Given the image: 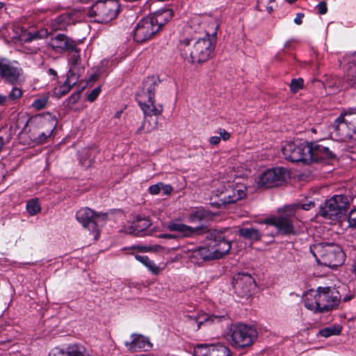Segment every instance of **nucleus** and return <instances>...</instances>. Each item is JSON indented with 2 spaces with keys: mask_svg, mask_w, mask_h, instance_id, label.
I'll list each match as a JSON object with an SVG mask.
<instances>
[{
  "mask_svg": "<svg viewBox=\"0 0 356 356\" xmlns=\"http://www.w3.org/2000/svg\"><path fill=\"white\" fill-rule=\"evenodd\" d=\"M216 37V35L209 34L202 38L192 36L181 40L179 44L181 56L193 64L208 60L215 49Z\"/></svg>",
  "mask_w": 356,
  "mask_h": 356,
  "instance_id": "1",
  "label": "nucleus"
},
{
  "mask_svg": "<svg viewBox=\"0 0 356 356\" xmlns=\"http://www.w3.org/2000/svg\"><path fill=\"white\" fill-rule=\"evenodd\" d=\"M340 301L339 291L331 287H318L305 295V306L314 312H322L334 309Z\"/></svg>",
  "mask_w": 356,
  "mask_h": 356,
  "instance_id": "2",
  "label": "nucleus"
},
{
  "mask_svg": "<svg viewBox=\"0 0 356 356\" xmlns=\"http://www.w3.org/2000/svg\"><path fill=\"white\" fill-rule=\"evenodd\" d=\"M160 83L157 76H148L143 81L142 89L136 96V101L145 115L158 116L163 112V106L154 104V91Z\"/></svg>",
  "mask_w": 356,
  "mask_h": 356,
  "instance_id": "3",
  "label": "nucleus"
},
{
  "mask_svg": "<svg viewBox=\"0 0 356 356\" xmlns=\"http://www.w3.org/2000/svg\"><path fill=\"white\" fill-rule=\"evenodd\" d=\"M309 250L316 261L325 266L334 268L343 263L345 254L342 248L335 243H316L311 245Z\"/></svg>",
  "mask_w": 356,
  "mask_h": 356,
  "instance_id": "4",
  "label": "nucleus"
},
{
  "mask_svg": "<svg viewBox=\"0 0 356 356\" xmlns=\"http://www.w3.org/2000/svg\"><path fill=\"white\" fill-rule=\"evenodd\" d=\"M257 337V332L254 327L242 324L232 325L226 334L232 346L239 347L251 345Z\"/></svg>",
  "mask_w": 356,
  "mask_h": 356,
  "instance_id": "5",
  "label": "nucleus"
},
{
  "mask_svg": "<svg viewBox=\"0 0 356 356\" xmlns=\"http://www.w3.org/2000/svg\"><path fill=\"white\" fill-rule=\"evenodd\" d=\"M349 205V197L336 195L325 202V206L320 211V215L325 219L334 220L346 211Z\"/></svg>",
  "mask_w": 356,
  "mask_h": 356,
  "instance_id": "6",
  "label": "nucleus"
},
{
  "mask_svg": "<svg viewBox=\"0 0 356 356\" xmlns=\"http://www.w3.org/2000/svg\"><path fill=\"white\" fill-rule=\"evenodd\" d=\"M214 193L221 204H232L246 196V188L242 184L229 181L220 185Z\"/></svg>",
  "mask_w": 356,
  "mask_h": 356,
  "instance_id": "7",
  "label": "nucleus"
},
{
  "mask_svg": "<svg viewBox=\"0 0 356 356\" xmlns=\"http://www.w3.org/2000/svg\"><path fill=\"white\" fill-rule=\"evenodd\" d=\"M118 6L113 1H98L90 8L88 15L99 23H107L118 15Z\"/></svg>",
  "mask_w": 356,
  "mask_h": 356,
  "instance_id": "8",
  "label": "nucleus"
},
{
  "mask_svg": "<svg viewBox=\"0 0 356 356\" xmlns=\"http://www.w3.org/2000/svg\"><path fill=\"white\" fill-rule=\"evenodd\" d=\"M309 143H286L282 146V151L284 158L293 163H310L311 156L309 154Z\"/></svg>",
  "mask_w": 356,
  "mask_h": 356,
  "instance_id": "9",
  "label": "nucleus"
},
{
  "mask_svg": "<svg viewBox=\"0 0 356 356\" xmlns=\"http://www.w3.org/2000/svg\"><path fill=\"white\" fill-rule=\"evenodd\" d=\"M220 26L219 20L210 15H194L189 22V27L195 32L204 31L205 35H216Z\"/></svg>",
  "mask_w": 356,
  "mask_h": 356,
  "instance_id": "10",
  "label": "nucleus"
},
{
  "mask_svg": "<svg viewBox=\"0 0 356 356\" xmlns=\"http://www.w3.org/2000/svg\"><path fill=\"white\" fill-rule=\"evenodd\" d=\"M106 214L97 213L92 209L84 207L77 211L76 219L82 226L95 234V238L97 239L99 235L97 225L101 219L104 220Z\"/></svg>",
  "mask_w": 356,
  "mask_h": 356,
  "instance_id": "11",
  "label": "nucleus"
},
{
  "mask_svg": "<svg viewBox=\"0 0 356 356\" xmlns=\"http://www.w3.org/2000/svg\"><path fill=\"white\" fill-rule=\"evenodd\" d=\"M31 123L40 131L38 140L40 143L45 141L49 137L57 126L56 118L49 113L35 116Z\"/></svg>",
  "mask_w": 356,
  "mask_h": 356,
  "instance_id": "12",
  "label": "nucleus"
},
{
  "mask_svg": "<svg viewBox=\"0 0 356 356\" xmlns=\"http://www.w3.org/2000/svg\"><path fill=\"white\" fill-rule=\"evenodd\" d=\"M22 69L15 60L0 59V77L6 81L15 84L19 82L22 76Z\"/></svg>",
  "mask_w": 356,
  "mask_h": 356,
  "instance_id": "13",
  "label": "nucleus"
},
{
  "mask_svg": "<svg viewBox=\"0 0 356 356\" xmlns=\"http://www.w3.org/2000/svg\"><path fill=\"white\" fill-rule=\"evenodd\" d=\"M288 172L282 168H274L264 172L259 177L258 184L266 188L275 187L285 181Z\"/></svg>",
  "mask_w": 356,
  "mask_h": 356,
  "instance_id": "14",
  "label": "nucleus"
},
{
  "mask_svg": "<svg viewBox=\"0 0 356 356\" xmlns=\"http://www.w3.org/2000/svg\"><path fill=\"white\" fill-rule=\"evenodd\" d=\"M159 31L149 17L140 19L134 30V39L137 42H143L152 38Z\"/></svg>",
  "mask_w": 356,
  "mask_h": 356,
  "instance_id": "15",
  "label": "nucleus"
},
{
  "mask_svg": "<svg viewBox=\"0 0 356 356\" xmlns=\"http://www.w3.org/2000/svg\"><path fill=\"white\" fill-rule=\"evenodd\" d=\"M293 213L287 216H273L266 218L264 222L267 226H273L276 228V234L281 235H290L295 233L291 216Z\"/></svg>",
  "mask_w": 356,
  "mask_h": 356,
  "instance_id": "16",
  "label": "nucleus"
},
{
  "mask_svg": "<svg viewBox=\"0 0 356 356\" xmlns=\"http://www.w3.org/2000/svg\"><path fill=\"white\" fill-rule=\"evenodd\" d=\"M232 285L238 296H250L255 287V282L250 275L238 273L233 277Z\"/></svg>",
  "mask_w": 356,
  "mask_h": 356,
  "instance_id": "17",
  "label": "nucleus"
},
{
  "mask_svg": "<svg viewBox=\"0 0 356 356\" xmlns=\"http://www.w3.org/2000/svg\"><path fill=\"white\" fill-rule=\"evenodd\" d=\"M334 131L342 141L356 140V128L348 124L342 117H339L334 124Z\"/></svg>",
  "mask_w": 356,
  "mask_h": 356,
  "instance_id": "18",
  "label": "nucleus"
},
{
  "mask_svg": "<svg viewBox=\"0 0 356 356\" xmlns=\"http://www.w3.org/2000/svg\"><path fill=\"white\" fill-rule=\"evenodd\" d=\"M309 149L311 162L325 161L335 157L334 153L329 147L317 142L309 143Z\"/></svg>",
  "mask_w": 356,
  "mask_h": 356,
  "instance_id": "19",
  "label": "nucleus"
},
{
  "mask_svg": "<svg viewBox=\"0 0 356 356\" xmlns=\"http://www.w3.org/2000/svg\"><path fill=\"white\" fill-rule=\"evenodd\" d=\"M49 356H90L89 350L79 343L69 345L65 350L56 348L51 350Z\"/></svg>",
  "mask_w": 356,
  "mask_h": 356,
  "instance_id": "20",
  "label": "nucleus"
},
{
  "mask_svg": "<svg viewBox=\"0 0 356 356\" xmlns=\"http://www.w3.org/2000/svg\"><path fill=\"white\" fill-rule=\"evenodd\" d=\"M75 41L64 34H58L50 39L49 44L56 51H65L74 48Z\"/></svg>",
  "mask_w": 356,
  "mask_h": 356,
  "instance_id": "21",
  "label": "nucleus"
},
{
  "mask_svg": "<svg viewBox=\"0 0 356 356\" xmlns=\"http://www.w3.org/2000/svg\"><path fill=\"white\" fill-rule=\"evenodd\" d=\"M151 225L150 220L146 217L138 216L130 226L126 228V232L136 236L144 235L145 232Z\"/></svg>",
  "mask_w": 356,
  "mask_h": 356,
  "instance_id": "22",
  "label": "nucleus"
},
{
  "mask_svg": "<svg viewBox=\"0 0 356 356\" xmlns=\"http://www.w3.org/2000/svg\"><path fill=\"white\" fill-rule=\"evenodd\" d=\"M131 341L124 342V346L131 351L139 350H147L152 348V343L148 338L138 334L131 335Z\"/></svg>",
  "mask_w": 356,
  "mask_h": 356,
  "instance_id": "23",
  "label": "nucleus"
},
{
  "mask_svg": "<svg viewBox=\"0 0 356 356\" xmlns=\"http://www.w3.org/2000/svg\"><path fill=\"white\" fill-rule=\"evenodd\" d=\"M166 229L171 232L178 233L179 236L187 237L197 232L200 228H193L188 225L180 222L179 220H171L166 225Z\"/></svg>",
  "mask_w": 356,
  "mask_h": 356,
  "instance_id": "24",
  "label": "nucleus"
},
{
  "mask_svg": "<svg viewBox=\"0 0 356 356\" xmlns=\"http://www.w3.org/2000/svg\"><path fill=\"white\" fill-rule=\"evenodd\" d=\"M212 245L215 251V254H216V259L222 257L229 252L232 248L230 241L225 240L220 234L215 236L214 243Z\"/></svg>",
  "mask_w": 356,
  "mask_h": 356,
  "instance_id": "25",
  "label": "nucleus"
},
{
  "mask_svg": "<svg viewBox=\"0 0 356 356\" xmlns=\"http://www.w3.org/2000/svg\"><path fill=\"white\" fill-rule=\"evenodd\" d=\"M172 10L170 8L161 9L155 12L152 15L148 16L154 25H158L159 30L172 17Z\"/></svg>",
  "mask_w": 356,
  "mask_h": 356,
  "instance_id": "26",
  "label": "nucleus"
},
{
  "mask_svg": "<svg viewBox=\"0 0 356 356\" xmlns=\"http://www.w3.org/2000/svg\"><path fill=\"white\" fill-rule=\"evenodd\" d=\"M351 63L346 72L344 79L350 86H354L356 83V52L351 56Z\"/></svg>",
  "mask_w": 356,
  "mask_h": 356,
  "instance_id": "27",
  "label": "nucleus"
},
{
  "mask_svg": "<svg viewBox=\"0 0 356 356\" xmlns=\"http://www.w3.org/2000/svg\"><path fill=\"white\" fill-rule=\"evenodd\" d=\"M238 234L244 238L251 241H259L261 236L260 232L252 227L240 228Z\"/></svg>",
  "mask_w": 356,
  "mask_h": 356,
  "instance_id": "28",
  "label": "nucleus"
},
{
  "mask_svg": "<svg viewBox=\"0 0 356 356\" xmlns=\"http://www.w3.org/2000/svg\"><path fill=\"white\" fill-rule=\"evenodd\" d=\"M152 115H145V119L142 124L136 131L137 134H141L142 132L150 133L151 131L155 130L157 128V120H149L147 118L148 117H151Z\"/></svg>",
  "mask_w": 356,
  "mask_h": 356,
  "instance_id": "29",
  "label": "nucleus"
},
{
  "mask_svg": "<svg viewBox=\"0 0 356 356\" xmlns=\"http://www.w3.org/2000/svg\"><path fill=\"white\" fill-rule=\"evenodd\" d=\"M76 83V79H73L72 76L67 74V78L64 84L60 87L55 88L54 93L57 97L65 95L70 90L71 86Z\"/></svg>",
  "mask_w": 356,
  "mask_h": 356,
  "instance_id": "30",
  "label": "nucleus"
},
{
  "mask_svg": "<svg viewBox=\"0 0 356 356\" xmlns=\"http://www.w3.org/2000/svg\"><path fill=\"white\" fill-rule=\"evenodd\" d=\"M210 218V213L202 208H199L192 211L188 217L189 221L192 222L208 220Z\"/></svg>",
  "mask_w": 356,
  "mask_h": 356,
  "instance_id": "31",
  "label": "nucleus"
},
{
  "mask_svg": "<svg viewBox=\"0 0 356 356\" xmlns=\"http://www.w3.org/2000/svg\"><path fill=\"white\" fill-rule=\"evenodd\" d=\"M76 44L75 43L74 44V48L70 49V50H67L70 51V58L69 62L71 65V67L70 68V70L68 72L67 74H71L72 76V72L74 70V68L76 65H78L79 60H80V54H79V50L76 47Z\"/></svg>",
  "mask_w": 356,
  "mask_h": 356,
  "instance_id": "32",
  "label": "nucleus"
},
{
  "mask_svg": "<svg viewBox=\"0 0 356 356\" xmlns=\"http://www.w3.org/2000/svg\"><path fill=\"white\" fill-rule=\"evenodd\" d=\"M341 332V326L339 325H333L329 327H324L319 331V334L323 337H330L332 336H337Z\"/></svg>",
  "mask_w": 356,
  "mask_h": 356,
  "instance_id": "33",
  "label": "nucleus"
},
{
  "mask_svg": "<svg viewBox=\"0 0 356 356\" xmlns=\"http://www.w3.org/2000/svg\"><path fill=\"white\" fill-rule=\"evenodd\" d=\"M209 356H230L229 349L222 344H212Z\"/></svg>",
  "mask_w": 356,
  "mask_h": 356,
  "instance_id": "34",
  "label": "nucleus"
},
{
  "mask_svg": "<svg viewBox=\"0 0 356 356\" xmlns=\"http://www.w3.org/2000/svg\"><path fill=\"white\" fill-rule=\"evenodd\" d=\"M198 248L204 261L216 259V254H215V251L212 245H210L209 246L199 247Z\"/></svg>",
  "mask_w": 356,
  "mask_h": 356,
  "instance_id": "35",
  "label": "nucleus"
},
{
  "mask_svg": "<svg viewBox=\"0 0 356 356\" xmlns=\"http://www.w3.org/2000/svg\"><path fill=\"white\" fill-rule=\"evenodd\" d=\"M187 257L190 259L191 262L195 264L200 265L202 264L204 261L202 259L201 252L199 250V248L193 249V250H188L186 252Z\"/></svg>",
  "mask_w": 356,
  "mask_h": 356,
  "instance_id": "36",
  "label": "nucleus"
},
{
  "mask_svg": "<svg viewBox=\"0 0 356 356\" xmlns=\"http://www.w3.org/2000/svg\"><path fill=\"white\" fill-rule=\"evenodd\" d=\"M348 124L356 128V108H349L340 115Z\"/></svg>",
  "mask_w": 356,
  "mask_h": 356,
  "instance_id": "37",
  "label": "nucleus"
},
{
  "mask_svg": "<svg viewBox=\"0 0 356 356\" xmlns=\"http://www.w3.org/2000/svg\"><path fill=\"white\" fill-rule=\"evenodd\" d=\"M26 210L31 216H35L41 210L39 202L37 199L29 200L26 204Z\"/></svg>",
  "mask_w": 356,
  "mask_h": 356,
  "instance_id": "38",
  "label": "nucleus"
},
{
  "mask_svg": "<svg viewBox=\"0 0 356 356\" xmlns=\"http://www.w3.org/2000/svg\"><path fill=\"white\" fill-rule=\"evenodd\" d=\"M212 344H199L194 348L195 356H209Z\"/></svg>",
  "mask_w": 356,
  "mask_h": 356,
  "instance_id": "39",
  "label": "nucleus"
},
{
  "mask_svg": "<svg viewBox=\"0 0 356 356\" xmlns=\"http://www.w3.org/2000/svg\"><path fill=\"white\" fill-rule=\"evenodd\" d=\"M48 103V97L43 96L35 99L31 104V106L36 110L44 108Z\"/></svg>",
  "mask_w": 356,
  "mask_h": 356,
  "instance_id": "40",
  "label": "nucleus"
},
{
  "mask_svg": "<svg viewBox=\"0 0 356 356\" xmlns=\"http://www.w3.org/2000/svg\"><path fill=\"white\" fill-rule=\"evenodd\" d=\"M314 206H315V202L314 201H312V200H309L306 203H304V204L303 203H302V204H299L298 203V204L293 205V206H289L286 209H289L290 211H292L294 209H299V208H301V209H302L303 210H305V211H309L312 208L314 207Z\"/></svg>",
  "mask_w": 356,
  "mask_h": 356,
  "instance_id": "41",
  "label": "nucleus"
},
{
  "mask_svg": "<svg viewBox=\"0 0 356 356\" xmlns=\"http://www.w3.org/2000/svg\"><path fill=\"white\" fill-rule=\"evenodd\" d=\"M22 95V90L17 87H14L7 96V98L8 101L15 102L17 99L20 98Z\"/></svg>",
  "mask_w": 356,
  "mask_h": 356,
  "instance_id": "42",
  "label": "nucleus"
},
{
  "mask_svg": "<svg viewBox=\"0 0 356 356\" xmlns=\"http://www.w3.org/2000/svg\"><path fill=\"white\" fill-rule=\"evenodd\" d=\"M303 87V79L301 78H299L298 79H292L291 84H290V88L291 91L293 93L298 92L300 89H301Z\"/></svg>",
  "mask_w": 356,
  "mask_h": 356,
  "instance_id": "43",
  "label": "nucleus"
},
{
  "mask_svg": "<svg viewBox=\"0 0 356 356\" xmlns=\"http://www.w3.org/2000/svg\"><path fill=\"white\" fill-rule=\"evenodd\" d=\"M154 275H159L161 273L162 268L158 266L154 261L149 259L145 266Z\"/></svg>",
  "mask_w": 356,
  "mask_h": 356,
  "instance_id": "44",
  "label": "nucleus"
},
{
  "mask_svg": "<svg viewBox=\"0 0 356 356\" xmlns=\"http://www.w3.org/2000/svg\"><path fill=\"white\" fill-rule=\"evenodd\" d=\"M348 227L356 229V209H352L348 217Z\"/></svg>",
  "mask_w": 356,
  "mask_h": 356,
  "instance_id": "45",
  "label": "nucleus"
},
{
  "mask_svg": "<svg viewBox=\"0 0 356 356\" xmlns=\"http://www.w3.org/2000/svg\"><path fill=\"white\" fill-rule=\"evenodd\" d=\"M101 91L100 87L94 88L88 95V100L90 102H94L97 96L99 95Z\"/></svg>",
  "mask_w": 356,
  "mask_h": 356,
  "instance_id": "46",
  "label": "nucleus"
},
{
  "mask_svg": "<svg viewBox=\"0 0 356 356\" xmlns=\"http://www.w3.org/2000/svg\"><path fill=\"white\" fill-rule=\"evenodd\" d=\"M162 183L159 182L156 184L152 185L149 187L148 191L152 195H158L161 191Z\"/></svg>",
  "mask_w": 356,
  "mask_h": 356,
  "instance_id": "47",
  "label": "nucleus"
},
{
  "mask_svg": "<svg viewBox=\"0 0 356 356\" xmlns=\"http://www.w3.org/2000/svg\"><path fill=\"white\" fill-rule=\"evenodd\" d=\"M320 15H324L327 12V3L325 1H321L316 6Z\"/></svg>",
  "mask_w": 356,
  "mask_h": 356,
  "instance_id": "48",
  "label": "nucleus"
},
{
  "mask_svg": "<svg viewBox=\"0 0 356 356\" xmlns=\"http://www.w3.org/2000/svg\"><path fill=\"white\" fill-rule=\"evenodd\" d=\"M218 133L219 136H220V139L222 138L225 141L229 140L230 138V134L228 133L225 129H219Z\"/></svg>",
  "mask_w": 356,
  "mask_h": 356,
  "instance_id": "49",
  "label": "nucleus"
},
{
  "mask_svg": "<svg viewBox=\"0 0 356 356\" xmlns=\"http://www.w3.org/2000/svg\"><path fill=\"white\" fill-rule=\"evenodd\" d=\"M135 258L136 260H138V261L142 263L145 266H146L147 262L149 261V259L148 258V257L145 256V255L136 254L135 256Z\"/></svg>",
  "mask_w": 356,
  "mask_h": 356,
  "instance_id": "50",
  "label": "nucleus"
},
{
  "mask_svg": "<svg viewBox=\"0 0 356 356\" xmlns=\"http://www.w3.org/2000/svg\"><path fill=\"white\" fill-rule=\"evenodd\" d=\"M161 191H163V194L169 195L172 191V187L169 184H164L162 183Z\"/></svg>",
  "mask_w": 356,
  "mask_h": 356,
  "instance_id": "51",
  "label": "nucleus"
},
{
  "mask_svg": "<svg viewBox=\"0 0 356 356\" xmlns=\"http://www.w3.org/2000/svg\"><path fill=\"white\" fill-rule=\"evenodd\" d=\"M220 142V136H213L210 137L209 138V143L212 145H216L219 144Z\"/></svg>",
  "mask_w": 356,
  "mask_h": 356,
  "instance_id": "52",
  "label": "nucleus"
},
{
  "mask_svg": "<svg viewBox=\"0 0 356 356\" xmlns=\"http://www.w3.org/2000/svg\"><path fill=\"white\" fill-rule=\"evenodd\" d=\"M222 318H223L222 316H211L209 317H208L207 318L205 319V322H209V321H211V322H219Z\"/></svg>",
  "mask_w": 356,
  "mask_h": 356,
  "instance_id": "53",
  "label": "nucleus"
},
{
  "mask_svg": "<svg viewBox=\"0 0 356 356\" xmlns=\"http://www.w3.org/2000/svg\"><path fill=\"white\" fill-rule=\"evenodd\" d=\"M159 237L162 238L173 239L177 238V237H179V236L177 234H162L159 235Z\"/></svg>",
  "mask_w": 356,
  "mask_h": 356,
  "instance_id": "54",
  "label": "nucleus"
},
{
  "mask_svg": "<svg viewBox=\"0 0 356 356\" xmlns=\"http://www.w3.org/2000/svg\"><path fill=\"white\" fill-rule=\"evenodd\" d=\"M79 99V93H74V94H72L70 97H69V102L72 104H74L76 103Z\"/></svg>",
  "mask_w": 356,
  "mask_h": 356,
  "instance_id": "55",
  "label": "nucleus"
},
{
  "mask_svg": "<svg viewBox=\"0 0 356 356\" xmlns=\"http://www.w3.org/2000/svg\"><path fill=\"white\" fill-rule=\"evenodd\" d=\"M304 17V15L302 13H298L296 17H295L294 19V22L298 24V25H300L302 24V19Z\"/></svg>",
  "mask_w": 356,
  "mask_h": 356,
  "instance_id": "56",
  "label": "nucleus"
},
{
  "mask_svg": "<svg viewBox=\"0 0 356 356\" xmlns=\"http://www.w3.org/2000/svg\"><path fill=\"white\" fill-rule=\"evenodd\" d=\"M36 38H38V33H34V34L29 33L27 35V37L24 39V40L26 42H31Z\"/></svg>",
  "mask_w": 356,
  "mask_h": 356,
  "instance_id": "57",
  "label": "nucleus"
},
{
  "mask_svg": "<svg viewBox=\"0 0 356 356\" xmlns=\"http://www.w3.org/2000/svg\"><path fill=\"white\" fill-rule=\"evenodd\" d=\"M8 101L6 95H0V106L6 104Z\"/></svg>",
  "mask_w": 356,
  "mask_h": 356,
  "instance_id": "58",
  "label": "nucleus"
},
{
  "mask_svg": "<svg viewBox=\"0 0 356 356\" xmlns=\"http://www.w3.org/2000/svg\"><path fill=\"white\" fill-rule=\"evenodd\" d=\"M295 42L296 40L293 39L286 41L284 44V48H291L292 44L294 43Z\"/></svg>",
  "mask_w": 356,
  "mask_h": 356,
  "instance_id": "59",
  "label": "nucleus"
},
{
  "mask_svg": "<svg viewBox=\"0 0 356 356\" xmlns=\"http://www.w3.org/2000/svg\"><path fill=\"white\" fill-rule=\"evenodd\" d=\"M48 74L54 77H56L57 76V72L52 68H49L48 70Z\"/></svg>",
  "mask_w": 356,
  "mask_h": 356,
  "instance_id": "60",
  "label": "nucleus"
},
{
  "mask_svg": "<svg viewBox=\"0 0 356 356\" xmlns=\"http://www.w3.org/2000/svg\"><path fill=\"white\" fill-rule=\"evenodd\" d=\"M353 271L355 274L356 275V264L353 266Z\"/></svg>",
  "mask_w": 356,
  "mask_h": 356,
  "instance_id": "61",
  "label": "nucleus"
},
{
  "mask_svg": "<svg viewBox=\"0 0 356 356\" xmlns=\"http://www.w3.org/2000/svg\"><path fill=\"white\" fill-rule=\"evenodd\" d=\"M4 6V3L3 2H0V9L3 8Z\"/></svg>",
  "mask_w": 356,
  "mask_h": 356,
  "instance_id": "62",
  "label": "nucleus"
},
{
  "mask_svg": "<svg viewBox=\"0 0 356 356\" xmlns=\"http://www.w3.org/2000/svg\"><path fill=\"white\" fill-rule=\"evenodd\" d=\"M296 0H287V1L289 3H293V2H295Z\"/></svg>",
  "mask_w": 356,
  "mask_h": 356,
  "instance_id": "63",
  "label": "nucleus"
},
{
  "mask_svg": "<svg viewBox=\"0 0 356 356\" xmlns=\"http://www.w3.org/2000/svg\"><path fill=\"white\" fill-rule=\"evenodd\" d=\"M353 200L356 202V195H355V197L353 198Z\"/></svg>",
  "mask_w": 356,
  "mask_h": 356,
  "instance_id": "64",
  "label": "nucleus"
}]
</instances>
